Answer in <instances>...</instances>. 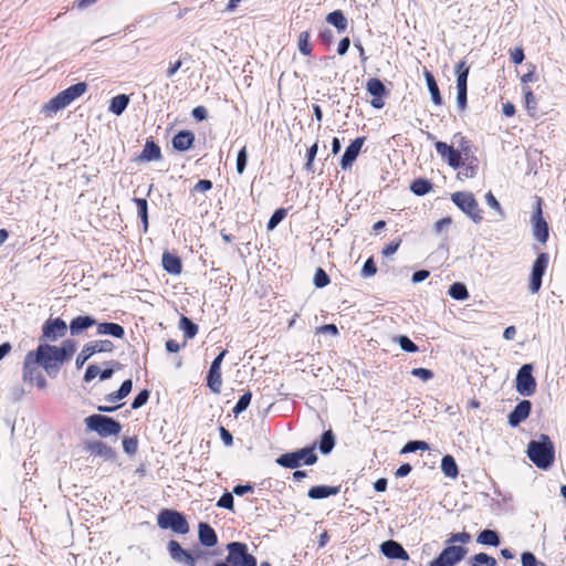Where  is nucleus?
Segmentation results:
<instances>
[{
    "label": "nucleus",
    "instance_id": "30",
    "mask_svg": "<svg viewBox=\"0 0 566 566\" xmlns=\"http://www.w3.org/2000/svg\"><path fill=\"white\" fill-rule=\"evenodd\" d=\"M441 470L448 478L455 479L458 476V465L451 455H444L441 461Z\"/></svg>",
    "mask_w": 566,
    "mask_h": 566
},
{
    "label": "nucleus",
    "instance_id": "37",
    "mask_svg": "<svg viewBox=\"0 0 566 566\" xmlns=\"http://www.w3.org/2000/svg\"><path fill=\"white\" fill-rule=\"evenodd\" d=\"M431 184L426 179H417L411 184V191L417 196H423L431 190Z\"/></svg>",
    "mask_w": 566,
    "mask_h": 566
},
{
    "label": "nucleus",
    "instance_id": "31",
    "mask_svg": "<svg viewBox=\"0 0 566 566\" xmlns=\"http://www.w3.org/2000/svg\"><path fill=\"white\" fill-rule=\"evenodd\" d=\"M424 78H426L427 86L430 92L432 102L436 105H440L441 104V95H440L439 87L436 83L434 77L432 76V74L429 71H424Z\"/></svg>",
    "mask_w": 566,
    "mask_h": 566
},
{
    "label": "nucleus",
    "instance_id": "20",
    "mask_svg": "<svg viewBox=\"0 0 566 566\" xmlns=\"http://www.w3.org/2000/svg\"><path fill=\"white\" fill-rule=\"evenodd\" d=\"M532 403L528 400H522L516 405L514 410L509 415V423L511 427L518 426L531 413Z\"/></svg>",
    "mask_w": 566,
    "mask_h": 566
},
{
    "label": "nucleus",
    "instance_id": "39",
    "mask_svg": "<svg viewBox=\"0 0 566 566\" xmlns=\"http://www.w3.org/2000/svg\"><path fill=\"white\" fill-rule=\"evenodd\" d=\"M180 328L184 331L186 338H193L198 332L197 325H195L189 318L182 316L180 319Z\"/></svg>",
    "mask_w": 566,
    "mask_h": 566
},
{
    "label": "nucleus",
    "instance_id": "62",
    "mask_svg": "<svg viewBox=\"0 0 566 566\" xmlns=\"http://www.w3.org/2000/svg\"><path fill=\"white\" fill-rule=\"evenodd\" d=\"M349 45H350V40L348 38L342 39L340 42L338 43L337 53L339 55L346 54V52L349 49Z\"/></svg>",
    "mask_w": 566,
    "mask_h": 566
},
{
    "label": "nucleus",
    "instance_id": "63",
    "mask_svg": "<svg viewBox=\"0 0 566 566\" xmlns=\"http://www.w3.org/2000/svg\"><path fill=\"white\" fill-rule=\"evenodd\" d=\"M182 65V62L180 60L174 62V63H170L167 71H166V74L168 77H172L177 71L181 67Z\"/></svg>",
    "mask_w": 566,
    "mask_h": 566
},
{
    "label": "nucleus",
    "instance_id": "6",
    "mask_svg": "<svg viewBox=\"0 0 566 566\" xmlns=\"http://www.w3.org/2000/svg\"><path fill=\"white\" fill-rule=\"evenodd\" d=\"M157 522L160 528H170L171 531L178 534H186L189 531V525L186 518L184 517L182 514L176 511L163 510L158 514Z\"/></svg>",
    "mask_w": 566,
    "mask_h": 566
},
{
    "label": "nucleus",
    "instance_id": "4",
    "mask_svg": "<svg viewBox=\"0 0 566 566\" xmlns=\"http://www.w3.org/2000/svg\"><path fill=\"white\" fill-rule=\"evenodd\" d=\"M317 461V457L314 452V447L303 448L295 452L282 454L276 459V463L290 469H296L302 463L307 465L314 464Z\"/></svg>",
    "mask_w": 566,
    "mask_h": 566
},
{
    "label": "nucleus",
    "instance_id": "10",
    "mask_svg": "<svg viewBox=\"0 0 566 566\" xmlns=\"http://www.w3.org/2000/svg\"><path fill=\"white\" fill-rule=\"evenodd\" d=\"M467 552L468 549L462 546L450 545L429 566H454L465 556Z\"/></svg>",
    "mask_w": 566,
    "mask_h": 566
},
{
    "label": "nucleus",
    "instance_id": "14",
    "mask_svg": "<svg viewBox=\"0 0 566 566\" xmlns=\"http://www.w3.org/2000/svg\"><path fill=\"white\" fill-rule=\"evenodd\" d=\"M532 223L534 238L538 242L545 243L548 239V226L542 217V208L539 201L537 202L536 209L534 211Z\"/></svg>",
    "mask_w": 566,
    "mask_h": 566
},
{
    "label": "nucleus",
    "instance_id": "59",
    "mask_svg": "<svg viewBox=\"0 0 566 566\" xmlns=\"http://www.w3.org/2000/svg\"><path fill=\"white\" fill-rule=\"evenodd\" d=\"M317 150H318V146H317V144L312 145V146L308 148V150H307V163H306V165H305V166H306V168H307L308 170H310V169H311V167H312V164H313L314 158H315V156H316V154H317Z\"/></svg>",
    "mask_w": 566,
    "mask_h": 566
},
{
    "label": "nucleus",
    "instance_id": "19",
    "mask_svg": "<svg viewBox=\"0 0 566 566\" xmlns=\"http://www.w3.org/2000/svg\"><path fill=\"white\" fill-rule=\"evenodd\" d=\"M168 551L174 560L187 566H195V558L189 552L185 551L178 542L170 541L168 544Z\"/></svg>",
    "mask_w": 566,
    "mask_h": 566
},
{
    "label": "nucleus",
    "instance_id": "44",
    "mask_svg": "<svg viewBox=\"0 0 566 566\" xmlns=\"http://www.w3.org/2000/svg\"><path fill=\"white\" fill-rule=\"evenodd\" d=\"M251 398L252 395L249 391L242 395L239 401L237 402L235 407L233 408V412L237 415L243 412L249 407Z\"/></svg>",
    "mask_w": 566,
    "mask_h": 566
},
{
    "label": "nucleus",
    "instance_id": "25",
    "mask_svg": "<svg viewBox=\"0 0 566 566\" xmlns=\"http://www.w3.org/2000/svg\"><path fill=\"white\" fill-rule=\"evenodd\" d=\"M97 333L99 335H112L117 338L124 337V328L115 323H99L97 325Z\"/></svg>",
    "mask_w": 566,
    "mask_h": 566
},
{
    "label": "nucleus",
    "instance_id": "54",
    "mask_svg": "<svg viewBox=\"0 0 566 566\" xmlns=\"http://www.w3.org/2000/svg\"><path fill=\"white\" fill-rule=\"evenodd\" d=\"M470 535L465 532L451 534L449 539L447 541L449 544L454 545L455 543H468L470 541Z\"/></svg>",
    "mask_w": 566,
    "mask_h": 566
},
{
    "label": "nucleus",
    "instance_id": "33",
    "mask_svg": "<svg viewBox=\"0 0 566 566\" xmlns=\"http://www.w3.org/2000/svg\"><path fill=\"white\" fill-rule=\"evenodd\" d=\"M478 543L483 545H492L497 546L500 544V539L497 534L491 530L482 531L478 536Z\"/></svg>",
    "mask_w": 566,
    "mask_h": 566
},
{
    "label": "nucleus",
    "instance_id": "53",
    "mask_svg": "<svg viewBox=\"0 0 566 566\" xmlns=\"http://www.w3.org/2000/svg\"><path fill=\"white\" fill-rule=\"evenodd\" d=\"M148 397H149V392L147 390H142L134 399L133 403H132V408L133 409H138L140 408L142 406H144L147 400H148Z\"/></svg>",
    "mask_w": 566,
    "mask_h": 566
},
{
    "label": "nucleus",
    "instance_id": "64",
    "mask_svg": "<svg viewBox=\"0 0 566 566\" xmlns=\"http://www.w3.org/2000/svg\"><path fill=\"white\" fill-rule=\"evenodd\" d=\"M400 245V241H397V242H391L389 243L384 250H382V254L386 255V256H389V255H392L394 253L397 252L398 248Z\"/></svg>",
    "mask_w": 566,
    "mask_h": 566
},
{
    "label": "nucleus",
    "instance_id": "15",
    "mask_svg": "<svg viewBox=\"0 0 566 566\" xmlns=\"http://www.w3.org/2000/svg\"><path fill=\"white\" fill-rule=\"evenodd\" d=\"M434 147L437 153L448 163L450 167L458 169L461 166V154L452 146H449L443 142H437Z\"/></svg>",
    "mask_w": 566,
    "mask_h": 566
},
{
    "label": "nucleus",
    "instance_id": "7",
    "mask_svg": "<svg viewBox=\"0 0 566 566\" xmlns=\"http://www.w3.org/2000/svg\"><path fill=\"white\" fill-rule=\"evenodd\" d=\"M536 387V379L533 376V365H523L518 369L515 378L516 391L523 397H531L535 394Z\"/></svg>",
    "mask_w": 566,
    "mask_h": 566
},
{
    "label": "nucleus",
    "instance_id": "8",
    "mask_svg": "<svg viewBox=\"0 0 566 566\" xmlns=\"http://www.w3.org/2000/svg\"><path fill=\"white\" fill-rule=\"evenodd\" d=\"M452 201L467 213L474 222L482 219L481 210L471 192L460 191L452 195Z\"/></svg>",
    "mask_w": 566,
    "mask_h": 566
},
{
    "label": "nucleus",
    "instance_id": "17",
    "mask_svg": "<svg viewBox=\"0 0 566 566\" xmlns=\"http://www.w3.org/2000/svg\"><path fill=\"white\" fill-rule=\"evenodd\" d=\"M381 553L390 559L408 560L409 555L405 548L396 541L389 539L380 545Z\"/></svg>",
    "mask_w": 566,
    "mask_h": 566
},
{
    "label": "nucleus",
    "instance_id": "3",
    "mask_svg": "<svg viewBox=\"0 0 566 566\" xmlns=\"http://www.w3.org/2000/svg\"><path fill=\"white\" fill-rule=\"evenodd\" d=\"M87 90V85L84 82L74 84L66 90L60 92L44 106V112L56 113L69 106L74 99L82 96Z\"/></svg>",
    "mask_w": 566,
    "mask_h": 566
},
{
    "label": "nucleus",
    "instance_id": "42",
    "mask_svg": "<svg viewBox=\"0 0 566 566\" xmlns=\"http://www.w3.org/2000/svg\"><path fill=\"white\" fill-rule=\"evenodd\" d=\"M417 450H429V444L424 441H410L401 450V453L413 452Z\"/></svg>",
    "mask_w": 566,
    "mask_h": 566
},
{
    "label": "nucleus",
    "instance_id": "23",
    "mask_svg": "<svg viewBox=\"0 0 566 566\" xmlns=\"http://www.w3.org/2000/svg\"><path fill=\"white\" fill-rule=\"evenodd\" d=\"M95 324V319L90 316H77L71 321L70 331L72 335H77L82 331L93 326Z\"/></svg>",
    "mask_w": 566,
    "mask_h": 566
},
{
    "label": "nucleus",
    "instance_id": "26",
    "mask_svg": "<svg viewBox=\"0 0 566 566\" xmlns=\"http://www.w3.org/2000/svg\"><path fill=\"white\" fill-rule=\"evenodd\" d=\"M338 489L325 485L313 486L308 491V496L314 500L325 499L337 494Z\"/></svg>",
    "mask_w": 566,
    "mask_h": 566
},
{
    "label": "nucleus",
    "instance_id": "58",
    "mask_svg": "<svg viewBox=\"0 0 566 566\" xmlns=\"http://www.w3.org/2000/svg\"><path fill=\"white\" fill-rule=\"evenodd\" d=\"M524 97H525V105L528 109H534L535 108V101H534V95L532 93V91L530 90V87H525L524 88Z\"/></svg>",
    "mask_w": 566,
    "mask_h": 566
},
{
    "label": "nucleus",
    "instance_id": "41",
    "mask_svg": "<svg viewBox=\"0 0 566 566\" xmlns=\"http://www.w3.org/2000/svg\"><path fill=\"white\" fill-rule=\"evenodd\" d=\"M485 203L491 209H493L499 214V217L504 218V211L501 207V203L499 202V200L494 197V195L491 191L485 193Z\"/></svg>",
    "mask_w": 566,
    "mask_h": 566
},
{
    "label": "nucleus",
    "instance_id": "32",
    "mask_svg": "<svg viewBox=\"0 0 566 566\" xmlns=\"http://www.w3.org/2000/svg\"><path fill=\"white\" fill-rule=\"evenodd\" d=\"M163 265L165 270L171 274H179L181 272L180 260L168 253L163 255Z\"/></svg>",
    "mask_w": 566,
    "mask_h": 566
},
{
    "label": "nucleus",
    "instance_id": "60",
    "mask_svg": "<svg viewBox=\"0 0 566 566\" xmlns=\"http://www.w3.org/2000/svg\"><path fill=\"white\" fill-rule=\"evenodd\" d=\"M511 57L514 64H521L524 60V52L521 48L511 51Z\"/></svg>",
    "mask_w": 566,
    "mask_h": 566
},
{
    "label": "nucleus",
    "instance_id": "52",
    "mask_svg": "<svg viewBox=\"0 0 566 566\" xmlns=\"http://www.w3.org/2000/svg\"><path fill=\"white\" fill-rule=\"evenodd\" d=\"M376 272H377V268H376L373 259H368L361 269V275L365 277H370V276L375 275Z\"/></svg>",
    "mask_w": 566,
    "mask_h": 566
},
{
    "label": "nucleus",
    "instance_id": "47",
    "mask_svg": "<svg viewBox=\"0 0 566 566\" xmlns=\"http://www.w3.org/2000/svg\"><path fill=\"white\" fill-rule=\"evenodd\" d=\"M286 211L284 209H277L268 222V230H273L285 217Z\"/></svg>",
    "mask_w": 566,
    "mask_h": 566
},
{
    "label": "nucleus",
    "instance_id": "24",
    "mask_svg": "<svg viewBox=\"0 0 566 566\" xmlns=\"http://www.w3.org/2000/svg\"><path fill=\"white\" fill-rule=\"evenodd\" d=\"M199 539L203 545L211 547L217 543V535L212 527L206 523H201L199 525Z\"/></svg>",
    "mask_w": 566,
    "mask_h": 566
},
{
    "label": "nucleus",
    "instance_id": "5",
    "mask_svg": "<svg viewBox=\"0 0 566 566\" xmlns=\"http://www.w3.org/2000/svg\"><path fill=\"white\" fill-rule=\"evenodd\" d=\"M85 424L92 431L97 432L101 437H109L119 433L122 426L112 418L93 415L85 418Z\"/></svg>",
    "mask_w": 566,
    "mask_h": 566
},
{
    "label": "nucleus",
    "instance_id": "36",
    "mask_svg": "<svg viewBox=\"0 0 566 566\" xmlns=\"http://www.w3.org/2000/svg\"><path fill=\"white\" fill-rule=\"evenodd\" d=\"M367 92L373 96H382L386 92L385 85L378 78H370L366 84Z\"/></svg>",
    "mask_w": 566,
    "mask_h": 566
},
{
    "label": "nucleus",
    "instance_id": "12",
    "mask_svg": "<svg viewBox=\"0 0 566 566\" xmlns=\"http://www.w3.org/2000/svg\"><path fill=\"white\" fill-rule=\"evenodd\" d=\"M548 260L549 259L546 253H541L533 263L528 285V290L532 294H536L542 286V277L547 269Z\"/></svg>",
    "mask_w": 566,
    "mask_h": 566
},
{
    "label": "nucleus",
    "instance_id": "57",
    "mask_svg": "<svg viewBox=\"0 0 566 566\" xmlns=\"http://www.w3.org/2000/svg\"><path fill=\"white\" fill-rule=\"evenodd\" d=\"M411 374L416 377L421 378L422 380L427 381L432 378V373L429 369L426 368H413L411 370Z\"/></svg>",
    "mask_w": 566,
    "mask_h": 566
},
{
    "label": "nucleus",
    "instance_id": "51",
    "mask_svg": "<svg viewBox=\"0 0 566 566\" xmlns=\"http://www.w3.org/2000/svg\"><path fill=\"white\" fill-rule=\"evenodd\" d=\"M478 174V167L476 166H464L459 172L458 178L459 179H469L474 178Z\"/></svg>",
    "mask_w": 566,
    "mask_h": 566
},
{
    "label": "nucleus",
    "instance_id": "27",
    "mask_svg": "<svg viewBox=\"0 0 566 566\" xmlns=\"http://www.w3.org/2000/svg\"><path fill=\"white\" fill-rule=\"evenodd\" d=\"M326 21L333 24L339 32H343L347 29V19L339 10L328 13L326 17Z\"/></svg>",
    "mask_w": 566,
    "mask_h": 566
},
{
    "label": "nucleus",
    "instance_id": "22",
    "mask_svg": "<svg viewBox=\"0 0 566 566\" xmlns=\"http://www.w3.org/2000/svg\"><path fill=\"white\" fill-rule=\"evenodd\" d=\"M195 140V135L189 130L179 132L172 139V146L177 150H188Z\"/></svg>",
    "mask_w": 566,
    "mask_h": 566
},
{
    "label": "nucleus",
    "instance_id": "56",
    "mask_svg": "<svg viewBox=\"0 0 566 566\" xmlns=\"http://www.w3.org/2000/svg\"><path fill=\"white\" fill-rule=\"evenodd\" d=\"M123 449L128 454H134L137 451V441L135 439H125L123 441Z\"/></svg>",
    "mask_w": 566,
    "mask_h": 566
},
{
    "label": "nucleus",
    "instance_id": "29",
    "mask_svg": "<svg viewBox=\"0 0 566 566\" xmlns=\"http://www.w3.org/2000/svg\"><path fill=\"white\" fill-rule=\"evenodd\" d=\"M129 97L125 94L117 95L111 99L109 112L115 115H120L127 107Z\"/></svg>",
    "mask_w": 566,
    "mask_h": 566
},
{
    "label": "nucleus",
    "instance_id": "11",
    "mask_svg": "<svg viewBox=\"0 0 566 566\" xmlns=\"http://www.w3.org/2000/svg\"><path fill=\"white\" fill-rule=\"evenodd\" d=\"M114 345L111 340H95L84 346L76 358V367L81 368L87 359L94 357L95 353H107L112 352Z\"/></svg>",
    "mask_w": 566,
    "mask_h": 566
},
{
    "label": "nucleus",
    "instance_id": "49",
    "mask_svg": "<svg viewBox=\"0 0 566 566\" xmlns=\"http://www.w3.org/2000/svg\"><path fill=\"white\" fill-rule=\"evenodd\" d=\"M234 505L233 495L231 493H224L219 501L217 502V506L221 509H227L232 511Z\"/></svg>",
    "mask_w": 566,
    "mask_h": 566
},
{
    "label": "nucleus",
    "instance_id": "61",
    "mask_svg": "<svg viewBox=\"0 0 566 566\" xmlns=\"http://www.w3.org/2000/svg\"><path fill=\"white\" fill-rule=\"evenodd\" d=\"M208 112L203 106H197L192 111V116L198 120H203L207 118Z\"/></svg>",
    "mask_w": 566,
    "mask_h": 566
},
{
    "label": "nucleus",
    "instance_id": "38",
    "mask_svg": "<svg viewBox=\"0 0 566 566\" xmlns=\"http://www.w3.org/2000/svg\"><path fill=\"white\" fill-rule=\"evenodd\" d=\"M134 202L136 203V207H137V213L143 221L144 230L147 231V228H148L147 201H146V199L136 198V199H134Z\"/></svg>",
    "mask_w": 566,
    "mask_h": 566
},
{
    "label": "nucleus",
    "instance_id": "48",
    "mask_svg": "<svg viewBox=\"0 0 566 566\" xmlns=\"http://www.w3.org/2000/svg\"><path fill=\"white\" fill-rule=\"evenodd\" d=\"M398 343L400 348L405 352L416 353L418 350L417 345L413 342H411L407 336H399Z\"/></svg>",
    "mask_w": 566,
    "mask_h": 566
},
{
    "label": "nucleus",
    "instance_id": "21",
    "mask_svg": "<svg viewBox=\"0 0 566 566\" xmlns=\"http://www.w3.org/2000/svg\"><path fill=\"white\" fill-rule=\"evenodd\" d=\"M161 157L160 148L153 142L147 140L142 154L137 160L142 163L159 160Z\"/></svg>",
    "mask_w": 566,
    "mask_h": 566
},
{
    "label": "nucleus",
    "instance_id": "18",
    "mask_svg": "<svg viewBox=\"0 0 566 566\" xmlns=\"http://www.w3.org/2000/svg\"><path fill=\"white\" fill-rule=\"evenodd\" d=\"M364 143H365V138L359 137V138H356L354 142H352V144L346 148V150L342 157V160H340V166L343 169H347L353 166Z\"/></svg>",
    "mask_w": 566,
    "mask_h": 566
},
{
    "label": "nucleus",
    "instance_id": "40",
    "mask_svg": "<svg viewBox=\"0 0 566 566\" xmlns=\"http://www.w3.org/2000/svg\"><path fill=\"white\" fill-rule=\"evenodd\" d=\"M298 50L304 55H308L312 51L310 33L307 31L302 32L298 36Z\"/></svg>",
    "mask_w": 566,
    "mask_h": 566
},
{
    "label": "nucleus",
    "instance_id": "2",
    "mask_svg": "<svg viewBox=\"0 0 566 566\" xmlns=\"http://www.w3.org/2000/svg\"><path fill=\"white\" fill-rule=\"evenodd\" d=\"M527 455L539 469H548L555 459L554 446L547 436H541V440L531 441L527 447Z\"/></svg>",
    "mask_w": 566,
    "mask_h": 566
},
{
    "label": "nucleus",
    "instance_id": "34",
    "mask_svg": "<svg viewBox=\"0 0 566 566\" xmlns=\"http://www.w3.org/2000/svg\"><path fill=\"white\" fill-rule=\"evenodd\" d=\"M449 295L454 300L464 301L469 297V292L464 284L455 282L449 287Z\"/></svg>",
    "mask_w": 566,
    "mask_h": 566
},
{
    "label": "nucleus",
    "instance_id": "9",
    "mask_svg": "<svg viewBox=\"0 0 566 566\" xmlns=\"http://www.w3.org/2000/svg\"><path fill=\"white\" fill-rule=\"evenodd\" d=\"M228 562L234 566H256V559L248 554V547L243 543L233 542L228 544Z\"/></svg>",
    "mask_w": 566,
    "mask_h": 566
},
{
    "label": "nucleus",
    "instance_id": "35",
    "mask_svg": "<svg viewBox=\"0 0 566 566\" xmlns=\"http://www.w3.org/2000/svg\"><path fill=\"white\" fill-rule=\"evenodd\" d=\"M335 446V437L331 430L323 433L321 442H319V450L322 453L327 454L329 453Z\"/></svg>",
    "mask_w": 566,
    "mask_h": 566
},
{
    "label": "nucleus",
    "instance_id": "55",
    "mask_svg": "<svg viewBox=\"0 0 566 566\" xmlns=\"http://www.w3.org/2000/svg\"><path fill=\"white\" fill-rule=\"evenodd\" d=\"M101 375V368L96 365H88L86 373L84 375V380L86 382L92 381L94 378Z\"/></svg>",
    "mask_w": 566,
    "mask_h": 566
},
{
    "label": "nucleus",
    "instance_id": "28",
    "mask_svg": "<svg viewBox=\"0 0 566 566\" xmlns=\"http://www.w3.org/2000/svg\"><path fill=\"white\" fill-rule=\"evenodd\" d=\"M455 74H457V91L458 90H467L469 66H467L464 61H461L457 64Z\"/></svg>",
    "mask_w": 566,
    "mask_h": 566
},
{
    "label": "nucleus",
    "instance_id": "43",
    "mask_svg": "<svg viewBox=\"0 0 566 566\" xmlns=\"http://www.w3.org/2000/svg\"><path fill=\"white\" fill-rule=\"evenodd\" d=\"M522 566H546L545 563L536 559L535 555L530 552H525L521 557Z\"/></svg>",
    "mask_w": 566,
    "mask_h": 566
},
{
    "label": "nucleus",
    "instance_id": "50",
    "mask_svg": "<svg viewBox=\"0 0 566 566\" xmlns=\"http://www.w3.org/2000/svg\"><path fill=\"white\" fill-rule=\"evenodd\" d=\"M474 564H478V565H485V566H494L496 564V560L495 558H493L492 556H489L488 554L485 553H479L474 556Z\"/></svg>",
    "mask_w": 566,
    "mask_h": 566
},
{
    "label": "nucleus",
    "instance_id": "1",
    "mask_svg": "<svg viewBox=\"0 0 566 566\" xmlns=\"http://www.w3.org/2000/svg\"><path fill=\"white\" fill-rule=\"evenodd\" d=\"M75 352V344L65 340L61 347L52 345H40L35 352H30L24 361V377L32 380L33 368L41 365L49 376H54L60 370L67 356Z\"/></svg>",
    "mask_w": 566,
    "mask_h": 566
},
{
    "label": "nucleus",
    "instance_id": "13",
    "mask_svg": "<svg viewBox=\"0 0 566 566\" xmlns=\"http://www.w3.org/2000/svg\"><path fill=\"white\" fill-rule=\"evenodd\" d=\"M227 355V350H222L211 363L208 374V387L214 392L221 391L222 379H221V364Z\"/></svg>",
    "mask_w": 566,
    "mask_h": 566
},
{
    "label": "nucleus",
    "instance_id": "46",
    "mask_svg": "<svg viewBox=\"0 0 566 566\" xmlns=\"http://www.w3.org/2000/svg\"><path fill=\"white\" fill-rule=\"evenodd\" d=\"M329 283V277L324 270L317 269L314 274V284L316 287H324Z\"/></svg>",
    "mask_w": 566,
    "mask_h": 566
},
{
    "label": "nucleus",
    "instance_id": "45",
    "mask_svg": "<svg viewBox=\"0 0 566 566\" xmlns=\"http://www.w3.org/2000/svg\"><path fill=\"white\" fill-rule=\"evenodd\" d=\"M247 161H248L247 148L243 147L238 153V156H237V171L239 175H242L244 172L245 167H247Z\"/></svg>",
    "mask_w": 566,
    "mask_h": 566
},
{
    "label": "nucleus",
    "instance_id": "16",
    "mask_svg": "<svg viewBox=\"0 0 566 566\" xmlns=\"http://www.w3.org/2000/svg\"><path fill=\"white\" fill-rule=\"evenodd\" d=\"M66 323L61 318L49 319L43 326V337L55 342L66 333Z\"/></svg>",
    "mask_w": 566,
    "mask_h": 566
}]
</instances>
